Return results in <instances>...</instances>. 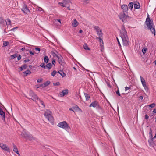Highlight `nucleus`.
I'll list each match as a JSON object with an SVG mask.
<instances>
[{
    "mask_svg": "<svg viewBox=\"0 0 156 156\" xmlns=\"http://www.w3.org/2000/svg\"><path fill=\"white\" fill-rule=\"evenodd\" d=\"M13 151L15 152L17 154L20 155V153L18 151L16 146L14 144H13Z\"/></svg>",
    "mask_w": 156,
    "mask_h": 156,
    "instance_id": "15",
    "label": "nucleus"
},
{
    "mask_svg": "<svg viewBox=\"0 0 156 156\" xmlns=\"http://www.w3.org/2000/svg\"><path fill=\"white\" fill-rule=\"evenodd\" d=\"M30 94H31L30 96L32 97H33V98H36V95L34 94L32 91L30 92Z\"/></svg>",
    "mask_w": 156,
    "mask_h": 156,
    "instance_id": "33",
    "label": "nucleus"
},
{
    "mask_svg": "<svg viewBox=\"0 0 156 156\" xmlns=\"http://www.w3.org/2000/svg\"><path fill=\"white\" fill-rule=\"evenodd\" d=\"M99 104V103L97 101H94L91 102L89 105V107H93L94 108H96Z\"/></svg>",
    "mask_w": 156,
    "mask_h": 156,
    "instance_id": "10",
    "label": "nucleus"
},
{
    "mask_svg": "<svg viewBox=\"0 0 156 156\" xmlns=\"http://www.w3.org/2000/svg\"><path fill=\"white\" fill-rule=\"evenodd\" d=\"M107 85H108V87H111V85H110V83H107Z\"/></svg>",
    "mask_w": 156,
    "mask_h": 156,
    "instance_id": "61",
    "label": "nucleus"
},
{
    "mask_svg": "<svg viewBox=\"0 0 156 156\" xmlns=\"http://www.w3.org/2000/svg\"><path fill=\"white\" fill-rule=\"evenodd\" d=\"M152 113L153 115H154L155 113H156V109H154L152 112Z\"/></svg>",
    "mask_w": 156,
    "mask_h": 156,
    "instance_id": "54",
    "label": "nucleus"
},
{
    "mask_svg": "<svg viewBox=\"0 0 156 156\" xmlns=\"http://www.w3.org/2000/svg\"><path fill=\"white\" fill-rule=\"evenodd\" d=\"M35 49L36 50V51H38V53L40 51V49L39 48H35Z\"/></svg>",
    "mask_w": 156,
    "mask_h": 156,
    "instance_id": "49",
    "label": "nucleus"
},
{
    "mask_svg": "<svg viewBox=\"0 0 156 156\" xmlns=\"http://www.w3.org/2000/svg\"><path fill=\"white\" fill-rule=\"evenodd\" d=\"M29 53L30 55H34V53L32 52V51H29Z\"/></svg>",
    "mask_w": 156,
    "mask_h": 156,
    "instance_id": "57",
    "label": "nucleus"
},
{
    "mask_svg": "<svg viewBox=\"0 0 156 156\" xmlns=\"http://www.w3.org/2000/svg\"><path fill=\"white\" fill-rule=\"evenodd\" d=\"M116 93L119 96H121L118 90L116 91Z\"/></svg>",
    "mask_w": 156,
    "mask_h": 156,
    "instance_id": "48",
    "label": "nucleus"
},
{
    "mask_svg": "<svg viewBox=\"0 0 156 156\" xmlns=\"http://www.w3.org/2000/svg\"><path fill=\"white\" fill-rule=\"evenodd\" d=\"M79 24V23L76 21V19L74 20L73 22L72 23V25L74 27H77Z\"/></svg>",
    "mask_w": 156,
    "mask_h": 156,
    "instance_id": "18",
    "label": "nucleus"
},
{
    "mask_svg": "<svg viewBox=\"0 0 156 156\" xmlns=\"http://www.w3.org/2000/svg\"><path fill=\"white\" fill-rule=\"evenodd\" d=\"M94 28L96 31L97 34L98 36L100 37H102V36L103 33L99 27L98 26H94Z\"/></svg>",
    "mask_w": 156,
    "mask_h": 156,
    "instance_id": "7",
    "label": "nucleus"
},
{
    "mask_svg": "<svg viewBox=\"0 0 156 156\" xmlns=\"http://www.w3.org/2000/svg\"><path fill=\"white\" fill-rule=\"evenodd\" d=\"M95 108L96 110H98L99 112H102L103 111L102 107L99 104Z\"/></svg>",
    "mask_w": 156,
    "mask_h": 156,
    "instance_id": "16",
    "label": "nucleus"
},
{
    "mask_svg": "<svg viewBox=\"0 0 156 156\" xmlns=\"http://www.w3.org/2000/svg\"><path fill=\"white\" fill-rule=\"evenodd\" d=\"M57 73V72L55 70H54L51 73V75L53 76H55Z\"/></svg>",
    "mask_w": 156,
    "mask_h": 156,
    "instance_id": "34",
    "label": "nucleus"
},
{
    "mask_svg": "<svg viewBox=\"0 0 156 156\" xmlns=\"http://www.w3.org/2000/svg\"><path fill=\"white\" fill-rule=\"evenodd\" d=\"M155 105H156L154 103H153L152 104L149 105L148 106L149 107H150L151 108H152L154 107L155 106Z\"/></svg>",
    "mask_w": 156,
    "mask_h": 156,
    "instance_id": "36",
    "label": "nucleus"
},
{
    "mask_svg": "<svg viewBox=\"0 0 156 156\" xmlns=\"http://www.w3.org/2000/svg\"><path fill=\"white\" fill-rule=\"evenodd\" d=\"M30 60V59H26L24 61V62L25 63H26V62H28Z\"/></svg>",
    "mask_w": 156,
    "mask_h": 156,
    "instance_id": "53",
    "label": "nucleus"
},
{
    "mask_svg": "<svg viewBox=\"0 0 156 156\" xmlns=\"http://www.w3.org/2000/svg\"><path fill=\"white\" fill-rule=\"evenodd\" d=\"M7 22H6V25L8 26L9 25H11V21L9 19H6Z\"/></svg>",
    "mask_w": 156,
    "mask_h": 156,
    "instance_id": "26",
    "label": "nucleus"
},
{
    "mask_svg": "<svg viewBox=\"0 0 156 156\" xmlns=\"http://www.w3.org/2000/svg\"><path fill=\"white\" fill-rule=\"evenodd\" d=\"M22 66L23 68V69H26V68H27V66L26 65H23Z\"/></svg>",
    "mask_w": 156,
    "mask_h": 156,
    "instance_id": "45",
    "label": "nucleus"
},
{
    "mask_svg": "<svg viewBox=\"0 0 156 156\" xmlns=\"http://www.w3.org/2000/svg\"><path fill=\"white\" fill-rule=\"evenodd\" d=\"M57 57L58 58V62L59 63L62 65L63 63V58L61 56H57Z\"/></svg>",
    "mask_w": 156,
    "mask_h": 156,
    "instance_id": "12",
    "label": "nucleus"
},
{
    "mask_svg": "<svg viewBox=\"0 0 156 156\" xmlns=\"http://www.w3.org/2000/svg\"><path fill=\"white\" fill-rule=\"evenodd\" d=\"M32 67V65H29V66H27V68H30Z\"/></svg>",
    "mask_w": 156,
    "mask_h": 156,
    "instance_id": "60",
    "label": "nucleus"
},
{
    "mask_svg": "<svg viewBox=\"0 0 156 156\" xmlns=\"http://www.w3.org/2000/svg\"><path fill=\"white\" fill-rule=\"evenodd\" d=\"M25 50V48H22L21 49V50H22V51H24Z\"/></svg>",
    "mask_w": 156,
    "mask_h": 156,
    "instance_id": "64",
    "label": "nucleus"
},
{
    "mask_svg": "<svg viewBox=\"0 0 156 156\" xmlns=\"http://www.w3.org/2000/svg\"><path fill=\"white\" fill-rule=\"evenodd\" d=\"M57 21L59 22L60 24L61 23V20H56L55 21L56 22Z\"/></svg>",
    "mask_w": 156,
    "mask_h": 156,
    "instance_id": "59",
    "label": "nucleus"
},
{
    "mask_svg": "<svg viewBox=\"0 0 156 156\" xmlns=\"http://www.w3.org/2000/svg\"><path fill=\"white\" fill-rule=\"evenodd\" d=\"M68 93V90L67 89H65L63 90L61 94L62 96H64L65 95L67 94Z\"/></svg>",
    "mask_w": 156,
    "mask_h": 156,
    "instance_id": "17",
    "label": "nucleus"
},
{
    "mask_svg": "<svg viewBox=\"0 0 156 156\" xmlns=\"http://www.w3.org/2000/svg\"><path fill=\"white\" fill-rule=\"evenodd\" d=\"M53 85L54 86H58L60 85V83L59 82H57L56 83H53Z\"/></svg>",
    "mask_w": 156,
    "mask_h": 156,
    "instance_id": "44",
    "label": "nucleus"
},
{
    "mask_svg": "<svg viewBox=\"0 0 156 156\" xmlns=\"http://www.w3.org/2000/svg\"><path fill=\"white\" fill-rule=\"evenodd\" d=\"M121 8L123 10V12L124 13V12H126L127 11L128 7L125 4L121 6Z\"/></svg>",
    "mask_w": 156,
    "mask_h": 156,
    "instance_id": "14",
    "label": "nucleus"
},
{
    "mask_svg": "<svg viewBox=\"0 0 156 156\" xmlns=\"http://www.w3.org/2000/svg\"><path fill=\"white\" fill-rule=\"evenodd\" d=\"M4 23V20L2 17H0V25Z\"/></svg>",
    "mask_w": 156,
    "mask_h": 156,
    "instance_id": "37",
    "label": "nucleus"
},
{
    "mask_svg": "<svg viewBox=\"0 0 156 156\" xmlns=\"http://www.w3.org/2000/svg\"><path fill=\"white\" fill-rule=\"evenodd\" d=\"M149 118V116L147 115H146L145 116V118L146 119H148Z\"/></svg>",
    "mask_w": 156,
    "mask_h": 156,
    "instance_id": "56",
    "label": "nucleus"
},
{
    "mask_svg": "<svg viewBox=\"0 0 156 156\" xmlns=\"http://www.w3.org/2000/svg\"><path fill=\"white\" fill-rule=\"evenodd\" d=\"M20 70H21V71L23 70V68L22 66L20 67Z\"/></svg>",
    "mask_w": 156,
    "mask_h": 156,
    "instance_id": "63",
    "label": "nucleus"
},
{
    "mask_svg": "<svg viewBox=\"0 0 156 156\" xmlns=\"http://www.w3.org/2000/svg\"><path fill=\"white\" fill-rule=\"evenodd\" d=\"M101 37H97L96 38L98 39L99 40V41L100 43L103 42V40L101 38Z\"/></svg>",
    "mask_w": 156,
    "mask_h": 156,
    "instance_id": "41",
    "label": "nucleus"
},
{
    "mask_svg": "<svg viewBox=\"0 0 156 156\" xmlns=\"http://www.w3.org/2000/svg\"><path fill=\"white\" fill-rule=\"evenodd\" d=\"M38 101H39V103L41 105H42L44 108H45V105L42 101L40 99H39Z\"/></svg>",
    "mask_w": 156,
    "mask_h": 156,
    "instance_id": "30",
    "label": "nucleus"
},
{
    "mask_svg": "<svg viewBox=\"0 0 156 156\" xmlns=\"http://www.w3.org/2000/svg\"><path fill=\"white\" fill-rule=\"evenodd\" d=\"M128 6L129 7V8L131 10H132V9H133V3L132 2H130Z\"/></svg>",
    "mask_w": 156,
    "mask_h": 156,
    "instance_id": "28",
    "label": "nucleus"
},
{
    "mask_svg": "<svg viewBox=\"0 0 156 156\" xmlns=\"http://www.w3.org/2000/svg\"><path fill=\"white\" fill-rule=\"evenodd\" d=\"M58 73L60 74L62 77H65L66 76V74L62 71H59Z\"/></svg>",
    "mask_w": 156,
    "mask_h": 156,
    "instance_id": "25",
    "label": "nucleus"
},
{
    "mask_svg": "<svg viewBox=\"0 0 156 156\" xmlns=\"http://www.w3.org/2000/svg\"><path fill=\"white\" fill-rule=\"evenodd\" d=\"M23 73L24 74V76H26L28 74H31V72L29 70H27L23 72Z\"/></svg>",
    "mask_w": 156,
    "mask_h": 156,
    "instance_id": "20",
    "label": "nucleus"
},
{
    "mask_svg": "<svg viewBox=\"0 0 156 156\" xmlns=\"http://www.w3.org/2000/svg\"><path fill=\"white\" fill-rule=\"evenodd\" d=\"M45 64L44 63H41L40 65V66L42 68H44L45 69Z\"/></svg>",
    "mask_w": 156,
    "mask_h": 156,
    "instance_id": "42",
    "label": "nucleus"
},
{
    "mask_svg": "<svg viewBox=\"0 0 156 156\" xmlns=\"http://www.w3.org/2000/svg\"><path fill=\"white\" fill-rule=\"evenodd\" d=\"M119 16L124 22H126V20L129 18V16L125 14L124 12L120 13L119 15Z\"/></svg>",
    "mask_w": 156,
    "mask_h": 156,
    "instance_id": "5",
    "label": "nucleus"
},
{
    "mask_svg": "<svg viewBox=\"0 0 156 156\" xmlns=\"http://www.w3.org/2000/svg\"><path fill=\"white\" fill-rule=\"evenodd\" d=\"M52 64L55 65V61L54 59L52 61Z\"/></svg>",
    "mask_w": 156,
    "mask_h": 156,
    "instance_id": "51",
    "label": "nucleus"
},
{
    "mask_svg": "<svg viewBox=\"0 0 156 156\" xmlns=\"http://www.w3.org/2000/svg\"><path fill=\"white\" fill-rule=\"evenodd\" d=\"M16 57H17V55H16V54L13 55H11V59H13L14 58H16Z\"/></svg>",
    "mask_w": 156,
    "mask_h": 156,
    "instance_id": "39",
    "label": "nucleus"
},
{
    "mask_svg": "<svg viewBox=\"0 0 156 156\" xmlns=\"http://www.w3.org/2000/svg\"><path fill=\"white\" fill-rule=\"evenodd\" d=\"M134 8L136 9H139L140 7V5L139 3H137L136 4H134Z\"/></svg>",
    "mask_w": 156,
    "mask_h": 156,
    "instance_id": "21",
    "label": "nucleus"
},
{
    "mask_svg": "<svg viewBox=\"0 0 156 156\" xmlns=\"http://www.w3.org/2000/svg\"><path fill=\"white\" fill-rule=\"evenodd\" d=\"M149 138H153V136L152 134V130L151 128L150 129V132L149 133Z\"/></svg>",
    "mask_w": 156,
    "mask_h": 156,
    "instance_id": "27",
    "label": "nucleus"
},
{
    "mask_svg": "<svg viewBox=\"0 0 156 156\" xmlns=\"http://www.w3.org/2000/svg\"><path fill=\"white\" fill-rule=\"evenodd\" d=\"M129 89H130V87H125V91H126L127 90H128Z\"/></svg>",
    "mask_w": 156,
    "mask_h": 156,
    "instance_id": "52",
    "label": "nucleus"
},
{
    "mask_svg": "<svg viewBox=\"0 0 156 156\" xmlns=\"http://www.w3.org/2000/svg\"><path fill=\"white\" fill-rule=\"evenodd\" d=\"M21 58V56L20 55H19V56L17 57V59L18 60H20Z\"/></svg>",
    "mask_w": 156,
    "mask_h": 156,
    "instance_id": "58",
    "label": "nucleus"
},
{
    "mask_svg": "<svg viewBox=\"0 0 156 156\" xmlns=\"http://www.w3.org/2000/svg\"><path fill=\"white\" fill-rule=\"evenodd\" d=\"M60 4V5L63 7H66V1H64L63 2H60L59 3Z\"/></svg>",
    "mask_w": 156,
    "mask_h": 156,
    "instance_id": "31",
    "label": "nucleus"
},
{
    "mask_svg": "<svg viewBox=\"0 0 156 156\" xmlns=\"http://www.w3.org/2000/svg\"><path fill=\"white\" fill-rule=\"evenodd\" d=\"M50 83V82L49 81H47L45 82L43 84L40 85L37 88H39L41 87H45L46 86H48L49 85Z\"/></svg>",
    "mask_w": 156,
    "mask_h": 156,
    "instance_id": "11",
    "label": "nucleus"
},
{
    "mask_svg": "<svg viewBox=\"0 0 156 156\" xmlns=\"http://www.w3.org/2000/svg\"><path fill=\"white\" fill-rule=\"evenodd\" d=\"M17 28H18V27H15L13 28L12 29L10 30V31H14L15 29H17Z\"/></svg>",
    "mask_w": 156,
    "mask_h": 156,
    "instance_id": "47",
    "label": "nucleus"
},
{
    "mask_svg": "<svg viewBox=\"0 0 156 156\" xmlns=\"http://www.w3.org/2000/svg\"><path fill=\"white\" fill-rule=\"evenodd\" d=\"M0 147L5 151H7L8 152H9L10 151L9 148L8 147V146H7L5 144L0 143Z\"/></svg>",
    "mask_w": 156,
    "mask_h": 156,
    "instance_id": "6",
    "label": "nucleus"
},
{
    "mask_svg": "<svg viewBox=\"0 0 156 156\" xmlns=\"http://www.w3.org/2000/svg\"><path fill=\"white\" fill-rule=\"evenodd\" d=\"M154 139V138H149L148 140L149 146L151 147H153L155 145V143L153 140Z\"/></svg>",
    "mask_w": 156,
    "mask_h": 156,
    "instance_id": "9",
    "label": "nucleus"
},
{
    "mask_svg": "<svg viewBox=\"0 0 156 156\" xmlns=\"http://www.w3.org/2000/svg\"><path fill=\"white\" fill-rule=\"evenodd\" d=\"M148 16L146 18L145 24L146 25L148 30H150L151 32L154 34V35L155 34V26L153 24V21L151 20Z\"/></svg>",
    "mask_w": 156,
    "mask_h": 156,
    "instance_id": "2",
    "label": "nucleus"
},
{
    "mask_svg": "<svg viewBox=\"0 0 156 156\" xmlns=\"http://www.w3.org/2000/svg\"><path fill=\"white\" fill-rule=\"evenodd\" d=\"M120 36L122 39L123 45L126 46L128 45L129 41L128 40V37L127 31L124 25H123L121 27L120 31Z\"/></svg>",
    "mask_w": 156,
    "mask_h": 156,
    "instance_id": "1",
    "label": "nucleus"
},
{
    "mask_svg": "<svg viewBox=\"0 0 156 156\" xmlns=\"http://www.w3.org/2000/svg\"><path fill=\"white\" fill-rule=\"evenodd\" d=\"M29 99H31L33 100L34 101H35L36 103L38 102V101H39V99H40V98H33L32 99V98H29Z\"/></svg>",
    "mask_w": 156,
    "mask_h": 156,
    "instance_id": "32",
    "label": "nucleus"
},
{
    "mask_svg": "<svg viewBox=\"0 0 156 156\" xmlns=\"http://www.w3.org/2000/svg\"><path fill=\"white\" fill-rule=\"evenodd\" d=\"M140 78L141 81L142 83V85L146 84V82H145L144 79L141 76H140Z\"/></svg>",
    "mask_w": 156,
    "mask_h": 156,
    "instance_id": "23",
    "label": "nucleus"
},
{
    "mask_svg": "<svg viewBox=\"0 0 156 156\" xmlns=\"http://www.w3.org/2000/svg\"><path fill=\"white\" fill-rule=\"evenodd\" d=\"M116 39H117V42H118V44L119 45L120 47H121V45L120 43L119 42V41L118 38L117 37H116Z\"/></svg>",
    "mask_w": 156,
    "mask_h": 156,
    "instance_id": "50",
    "label": "nucleus"
},
{
    "mask_svg": "<svg viewBox=\"0 0 156 156\" xmlns=\"http://www.w3.org/2000/svg\"><path fill=\"white\" fill-rule=\"evenodd\" d=\"M21 10L25 14H27L30 12L29 10L28 9L27 5L25 4L23 5L22 8L21 9Z\"/></svg>",
    "mask_w": 156,
    "mask_h": 156,
    "instance_id": "8",
    "label": "nucleus"
},
{
    "mask_svg": "<svg viewBox=\"0 0 156 156\" xmlns=\"http://www.w3.org/2000/svg\"><path fill=\"white\" fill-rule=\"evenodd\" d=\"M82 32H83V31H82V30H80L79 32L80 33H82Z\"/></svg>",
    "mask_w": 156,
    "mask_h": 156,
    "instance_id": "62",
    "label": "nucleus"
},
{
    "mask_svg": "<svg viewBox=\"0 0 156 156\" xmlns=\"http://www.w3.org/2000/svg\"><path fill=\"white\" fill-rule=\"evenodd\" d=\"M147 50V48H144L142 50V52L143 53V54L144 55L146 52V51Z\"/></svg>",
    "mask_w": 156,
    "mask_h": 156,
    "instance_id": "38",
    "label": "nucleus"
},
{
    "mask_svg": "<svg viewBox=\"0 0 156 156\" xmlns=\"http://www.w3.org/2000/svg\"><path fill=\"white\" fill-rule=\"evenodd\" d=\"M58 126L66 130H68L70 127L66 121H63L58 123Z\"/></svg>",
    "mask_w": 156,
    "mask_h": 156,
    "instance_id": "4",
    "label": "nucleus"
},
{
    "mask_svg": "<svg viewBox=\"0 0 156 156\" xmlns=\"http://www.w3.org/2000/svg\"><path fill=\"white\" fill-rule=\"evenodd\" d=\"M37 10L38 11H42V12H44V10L41 7H38L37 8Z\"/></svg>",
    "mask_w": 156,
    "mask_h": 156,
    "instance_id": "40",
    "label": "nucleus"
},
{
    "mask_svg": "<svg viewBox=\"0 0 156 156\" xmlns=\"http://www.w3.org/2000/svg\"><path fill=\"white\" fill-rule=\"evenodd\" d=\"M52 67V64L51 63H49L45 65V69L47 68L48 69H50Z\"/></svg>",
    "mask_w": 156,
    "mask_h": 156,
    "instance_id": "19",
    "label": "nucleus"
},
{
    "mask_svg": "<svg viewBox=\"0 0 156 156\" xmlns=\"http://www.w3.org/2000/svg\"><path fill=\"white\" fill-rule=\"evenodd\" d=\"M44 60L45 63H48L49 60L48 57L47 56H45L44 58Z\"/></svg>",
    "mask_w": 156,
    "mask_h": 156,
    "instance_id": "24",
    "label": "nucleus"
},
{
    "mask_svg": "<svg viewBox=\"0 0 156 156\" xmlns=\"http://www.w3.org/2000/svg\"><path fill=\"white\" fill-rule=\"evenodd\" d=\"M83 48L85 50H90V48L88 47V46L86 44H85L83 45Z\"/></svg>",
    "mask_w": 156,
    "mask_h": 156,
    "instance_id": "29",
    "label": "nucleus"
},
{
    "mask_svg": "<svg viewBox=\"0 0 156 156\" xmlns=\"http://www.w3.org/2000/svg\"><path fill=\"white\" fill-rule=\"evenodd\" d=\"M51 112L48 110H47L44 113V116L45 118L51 123L53 122V117L51 115Z\"/></svg>",
    "mask_w": 156,
    "mask_h": 156,
    "instance_id": "3",
    "label": "nucleus"
},
{
    "mask_svg": "<svg viewBox=\"0 0 156 156\" xmlns=\"http://www.w3.org/2000/svg\"><path fill=\"white\" fill-rule=\"evenodd\" d=\"M0 115L2 117V120H5V113L1 108H0Z\"/></svg>",
    "mask_w": 156,
    "mask_h": 156,
    "instance_id": "13",
    "label": "nucleus"
},
{
    "mask_svg": "<svg viewBox=\"0 0 156 156\" xmlns=\"http://www.w3.org/2000/svg\"><path fill=\"white\" fill-rule=\"evenodd\" d=\"M143 87H144V88L145 90H147L148 88H147V87L146 84L143 85Z\"/></svg>",
    "mask_w": 156,
    "mask_h": 156,
    "instance_id": "46",
    "label": "nucleus"
},
{
    "mask_svg": "<svg viewBox=\"0 0 156 156\" xmlns=\"http://www.w3.org/2000/svg\"><path fill=\"white\" fill-rule=\"evenodd\" d=\"M51 54L54 56H56L57 57V56L56 54L54 52H51Z\"/></svg>",
    "mask_w": 156,
    "mask_h": 156,
    "instance_id": "55",
    "label": "nucleus"
},
{
    "mask_svg": "<svg viewBox=\"0 0 156 156\" xmlns=\"http://www.w3.org/2000/svg\"><path fill=\"white\" fill-rule=\"evenodd\" d=\"M43 80V79L42 78L38 79H37V83H40L42 82Z\"/></svg>",
    "mask_w": 156,
    "mask_h": 156,
    "instance_id": "43",
    "label": "nucleus"
},
{
    "mask_svg": "<svg viewBox=\"0 0 156 156\" xmlns=\"http://www.w3.org/2000/svg\"><path fill=\"white\" fill-rule=\"evenodd\" d=\"M21 135L24 137H29V135L27 134L25 132H22L21 134Z\"/></svg>",
    "mask_w": 156,
    "mask_h": 156,
    "instance_id": "22",
    "label": "nucleus"
},
{
    "mask_svg": "<svg viewBox=\"0 0 156 156\" xmlns=\"http://www.w3.org/2000/svg\"><path fill=\"white\" fill-rule=\"evenodd\" d=\"M9 44V42L7 41H4L3 43V45L4 46H6Z\"/></svg>",
    "mask_w": 156,
    "mask_h": 156,
    "instance_id": "35",
    "label": "nucleus"
}]
</instances>
